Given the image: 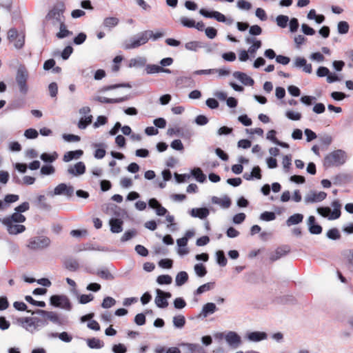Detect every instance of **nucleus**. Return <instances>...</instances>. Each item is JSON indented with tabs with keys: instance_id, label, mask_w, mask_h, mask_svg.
<instances>
[{
	"instance_id": "1",
	"label": "nucleus",
	"mask_w": 353,
	"mask_h": 353,
	"mask_svg": "<svg viewBox=\"0 0 353 353\" xmlns=\"http://www.w3.org/2000/svg\"><path fill=\"white\" fill-rule=\"evenodd\" d=\"M26 218L19 213H13L1 220L3 225L6 227L8 232L11 235H17L23 232L26 227L20 223L25 222Z\"/></svg>"
},
{
	"instance_id": "2",
	"label": "nucleus",
	"mask_w": 353,
	"mask_h": 353,
	"mask_svg": "<svg viewBox=\"0 0 353 353\" xmlns=\"http://www.w3.org/2000/svg\"><path fill=\"white\" fill-rule=\"evenodd\" d=\"M18 323L30 333H34L48 325V321L38 317H22L17 320Z\"/></svg>"
},
{
	"instance_id": "3",
	"label": "nucleus",
	"mask_w": 353,
	"mask_h": 353,
	"mask_svg": "<svg viewBox=\"0 0 353 353\" xmlns=\"http://www.w3.org/2000/svg\"><path fill=\"white\" fill-rule=\"evenodd\" d=\"M346 159V153L342 150H336L325 157L323 165L326 168L338 167L344 164Z\"/></svg>"
},
{
	"instance_id": "4",
	"label": "nucleus",
	"mask_w": 353,
	"mask_h": 353,
	"mask_svg": "<svg viewBox=\"0 0 353 353\" xmlns=\"http://www.w3.org/2000/svg\"><path fill=\"white\" fill-rule=\"evenodd\" d=\"M150 32L146 30L142 31L130 38L128 41L123 43V48L125 50H131L138 48L145 45L149 41L148 37Z\"/></svg>"
},
{
	"instance_id": "5",
	"label": "nucleus",
	"mask_w": 353,
	"mask_h": 353,
	"mask_svg": "<svg viewBox=\"0 0 353 353\" xmlns=\"http://www.w3.org/2000/svg\"><path fill=\"white\" fill-rule=\"evenodd\" d=\"M29 74L24 65H20L17 70L15 80L19 87V92L26 94L28 92V80Z\"/></svg>"
},
{
	"instance_id": "6",
	"label": "nucleus",
	"mask_w": 353,
	"mask_h": 353,
	"mask_svg": "<svg viewBox=\"0 0 353 353\" xmlns=\"http://www.w3.org/2000/svg\"><path fill=\"white\" fill-rule=\"evenodd\" d=\"M333 211H331L329 207H321L317 209V212L323 217H327L329 220L337 219L341 216V205L338 200H334L332 202Z\"/></svg>"
},
{
	"instance_id": "7",
	"label": "nucleus",
	"mask_w": 353,
	"mask_h": 353,
	"mask_svg": "<svg viewBox=\"0 0 353 353\" xmlns=\"http://www.w3.org/2000/svg\"><path fill=\"white\" fill-rule=\"evenodd\" d=\"M65 10L64 4L59 3L56 4L52 9L48 13L46 19L52 21L54 25L64 22L63 12Z\"/></svg>"
},
{
	"instance_id": "8",
	"label": "nucleus",
	"mask_w": 353,
	"mask_h": 353,
	"mask_svg": "<svg viewBox=\"0 0 353 353\" xmlns=\"http://www.w3.org/2000/svg\"><path fill=\"white\" fill-rule=\"evenodd\" d=\"M50 304L54 307L70 311L72 308L69 298L65 295H53L50 297Z\"/></svg>"
},
{
	"instance_id": "9",
	"label": "nucleus",
	"mask_w": 353,
	"mask_h": 353,
	"mask_svg": "<svg viewBox=\"0 0 353 353\" xmlns=\"http://www.w3.org/2000/svg\"><path fill=\"white\" fill-rule=\"evenodd\" d=\"M50 240L46 236H35L28 241V247L30 250H37L48 247Z\"/></svg>"
},
{
	"instance_id": "10",
	"label": "nucleus",
	"mask_w": 353,
	"mask_h": 353,
	"mask_svg": "<svg viewBox=\"0 0 353 353\" xmlns=\"http://www.w3.org/2000/svg\"><path fill=\"white\" fill-rule=\"evenodd\" d=\"M225 340L228 345L233 349L238 348L242 342L241 336L234 331H229L225 333Z\"/></svg>"
},
{
	"instance_id": "11",
	"label": "nucleus",
	"mask_w": 353,
	"mask_h": 353,
	"mask_svg": "<svg viewBox=\"0 0 353 353\" xmlns=\"http://www.w3.org/2000/svg\"><path fill=\"white\" fill-rule=\"evenodd\" d=\"M327 196L325 192L310 191L305 196V202L306 203H318L323 201Z\"/></svg>"
},
{
	"instance_id": "12",
	"label": "nucleus",
	"mask_w": 353,
	"mask_h": 353,
	"mask_svg": "<svg viewBox=\"0 0 353 353\" xmlns=\"http://www.w3.org/2000/svg\"><path fill=\"white\" fill-rule=\"evenodd\" d=\"M74 194V188L71 185H68L65 183H60L54 189L52 195H65L71 197Z\"/></svg>"
},
{
	"instance_id": "13",
	"label": "nucleus",
	"mask_w": 353,
	"mask_h": 353,
	"mask_svg": "<svg viewBox=\"0 0 353 353\" xmlns=\"http://www.w3.org/2000/svg\"><path fill=\"white\" fill-rule=\"evenodd\" d=\"M293 67L297 68H302L303 71L308 74H310L312 72V65L310 63H307V60L303 57H296L293 63Z\"/></svg>"
},
{
	"instance_id": "14",
	"label": "nucleus",
	"mask_w": 353,
	"mask_h": 353,
	"mask_svg": "<svg viewBox=\"0 0 353 353\" xmlns=\"http://www.w3.org/2000/svg\"><path fill=\"white\" fill-rule=\"evenodd\" d=\"M85 172V163L79 161L74 165H70L68 168V173L72 176H79L84 174Z\"/></svg>"
},
{
	"instance_id": "15",
	"label": "nucleus",
	"mask_w": 353,
	"mask_h": 353,
	"mask_svg": "<svg viewBox=\"0 0 353 353\" xmlns=\"http://www.w3.org/2000/svg\"><path fill=\"white\" fill-rule=\"evenodd\" d=\"M290 250V248L287 245L279 247L270 254V260L272 262L277 261L289 253Z\"/></svg>"
},
{
	"instance_id": "16",
	"label": "nucleus",
	"mask_w": 353,
	"mask_h": 353,
	"mask_svg": "<svg viewBox=\"0 0 353 353\" xmlns=\"http://www.w3.org/2000/svg\"><path fill=\"white\" fill-rule=\"evenodd\" d=\"M32 314H39L43 316V319L47 321L49 320L54 323H59L60 320L58 314L54 312H48L46 310H38L36 312H33Z\"/></svg>"
},
{
	"instance_id": "17",
	"label": "nucleus",
	"mask_w": 353,
	"mask_h": 353,
	"mask_svg": "<svg viewBox=\"0 0 353 353\" xmlns=\"http://www.w3.org/2000/svg\"><path fill=\"white\" fill-rule=\"evenodd\" d=\"M128 99V97L127 96L117 99H109L104 97L97 96L92 99L93 101H98L102 103H119L125 101Z\"/></svg>"
},
{
	"instance_id": "18",
	"label": "nucleus",
	"mask_w": 353,
	"mask_h": 353,
	"mask_svg": "<svg viewBox=\"0 0 353 353\" xmlns=\"http://www.w3.org/2000/svg\"><path fill=\"white\" fill-rule=\"evenodd\" d=\"M307 225L309 231L311 234H319L322 232V227L318 224H316V219L314 216H309Z\"/></svg>"
},
{
	"instance_id": "19",
	"label": "nucleus",
	"mask_w": 353,
	"mask_h": 353,
	"mask_svg": "<svg viewBox=\"0 0 353 353\" xmlns=\"http://www.w3.org/2000/svg\"><path fill=\"white\" fill-rule=\"evenodd\" d=\"M233 76L245 85L251 86L253 85L254 83V80L250 77L241 72H234Z\"/></svg>"
},
{
	"instance_id": "20",
	"label": "nucleus",
	"mask_w": 353,
	"mask_h": 353,
	"mask_svg": "<svg viewBox=\"0 0 353 353\" xmlns=\"http://www.w3.org/2000/svg\"><path fill=\"white\" fill-rule=\"evenodd\" d=\"M212 202L214 204L219 205L222 208L226 209L231 205V200L228 196L223 197L212 196Z\"/></svg>"
},
{
	"instance_id": "21",
	"label": "nucleus",
	"mask_w": 353,
	"mask_h": 353,
	"mask_svg": "<svg viewBox=\"0 0 353 353\" xmlns=\"http://www.w3.org/2000/svg\"><path fill=\"white\" fill-rule=\"evenodd\" d=\"M119 23V19L115 17H105L102 23V26L104 28L111 31L115 28Z\"/></svg>"
},
{
	"instance_id": "22",
	"label": "nucleus",
	"mask_w": 353,
	"mask_h": 353,
	"mask_svg": "<svg viewBox=\"0 0 353 353\" xmlns=\"http://www.w3.org/2000/svg\"><path fill=\"white\" fill-rule=\"evenodd\" d=\"M267 338L268 334L264 332H252L247 334V339L252 342H259L265 340Z\"/></svg>"
},
{
	"instance_id": "23",
	"label": "nucleus",
	"mask_w": 353,
	"mask_h": 353,
	"mask_svg": "<svg viewBox=\"0 0 353 353\" xmlns=\"http://www.w3.org/2000/svg\"><path fill=\"white\" fill-rule=\"evenodd\" d=\"M145 70L147 74H155L159 72L171 73L170 70L163 68V67L155 64L146 65Z\"/></svg>"
},
{
	"instance_id": "24",
	"label": "nucleus",
	"mask_w": 353,
	"mask_h": 353,
	"mask_svg": "<svg viewBox=\"0 0 353 353\" xmlns=\"http://www.w3.org/2000/svg\"><path fill=\"white\" fill-rule=\"evenodd\" d=\"M209 210L206 208H192L190 211V214L192 217H197L201 219L206 218L209 215Z\"/></svg>"
},
{
	"instance_id": "25",
	"label": "nucleus",
	"mask_w": 353,
	"mask_h": 353,
	"mask_svg": "<svg viewBox=\"0 0 353 353\" xmlns=\"http://www.w3.org/2000/svg\"><path fill=\"white\" fill-rule=\"evenodd\" d=\"M181 346L184 348V353H201L202 347L196 343H182Z\"/></svg>"
},
{
	"instance_id": "26",
	"label": "nucleus",
	"mask_w": 353,
	"mask_h": 353,
	"mask_svg": "<svg viewBox=\"0 0 353 353\" xmlns=\"http://www.w3.org/2000/svg\"><path fill=\"white\" fill-rule=\"evenodd\" d=\"M34 203L39 209L47 211L51 210V205L47 202V199L44 195H39Z\"/></svg>"
},
{
	"instance_id": "27",
	"label": "nucleus",
	"mask_w": 353,
	"mask_h": 353,
	"mask_svg": "<svg viewBox=\"0 0 353 353\" xmlns=\"http://www.w3.org/2000/svg\"><path fill=\"white\" fill-rule=\"evenodd\" d=\"M110 230L112 233H119L123 230V221L119 219L110 220Z\"/></svg>"
},
{
	"instance_id": "28",
	"label": "nucleus",
	"mask_w": 353,
	"mask_h": 353,
	"mask_svg": "<svg viewBox=\"0 0 353 353\" xmlns=\"http://www.w3.org/2000/svg\"><path fill=\"white\" fill-rule=\"evenodd\" d=\"M83 152L81 150L69 151L65 153L63 160L65 162H69L73 159H78L83 155Z\"/></svg>"
},
{
	"instance_id": "29",
	"label": "nucleus",
	"mask_w": 353,
	"mask_h": 353,
	"mask_svg": "<svg viewBox=\"0 0 353 353\" xmlns=\"http://www.w3.org/2000/svg\"><path fill=\"white\" fill-rule=\"evenodd\" d=\"M217 310L216 305L213 303H208L203 306L201 315L207 317L209 314L214 313Z\"/></svg>"
},
{
	"instance_id": "30",
	"label": "nucleus",
	"mask_w": 353,
	"mask_h": 353,
	"mask_svg": "<svg viewBox=\"0 0 353 353\" xmlns=\"http://www.w3.org/2000/svg\"><path fill=\"white\" fill-rule=\"evenodd\" d=\"M146 59L143 57H138L131 59L128 63L129 68H141L146 63Z\"/></svg>"
},
{
	"instance_id": "31",
	"label": "nucleus",
	"mask_w": 353,
	"mask_h": 353,
	"mask_svg": "<svg viewBox=\"0 0 353 353\" xmlns=\"http://www.w3.org/2000/svg\"><path fill=\"white\" fill-rule=\"evenodd\" d=\"M188 280V274L185 271L179 272L175 278L176 285L181 286L185 284Z\"/></svg>"
},
{
	"instance_id": "32",
	"label": "nucleus",
	"mask_w": 353,
	"mask_h": 353,
	"mask_svg": "<svg viewBox=\"0 0 353 353\" xmlns=\"http://www.w3.org/2000/svg\"><path fill=\"white\" fill-rule=\"evenodd\" d=\"M64 267L69 271L75 272L79 269V264L77 260L70 259L64 262Z\"/></svg>"
},
{
	"instance_id": "33",
	"label": "nucleus",
	"mask_w": 353,
	"mask_h": 353,
	"mask_svg": "<svg viewBox=\"0 0 353 353\" xmlns=\"http://www.w3.org/2000/svg\"><path fill=\"white\" fill-rule=\"evenodd\" d=\"M303 216L301 214H294L290 216L286 221L288 226L298 224L303 221Z\"/></svg>"
},
{
	"instance_id": "34",
	"label": "nucleus",
	"mask_w": 353,
	"mask_h": 353,
	"mask_svg": "<svg viewBox=\"0 0 353 353\" xmlns=\"http://www.w3.org/2000/svg\"><path fill=\"white\" fill-rule=\"evenodd\" d=\"M86 342L88 347L92 349H100L103 346V342L97 338L88 339Z\"/></svg>"
},
{
	"instance_id": "35",
	"label": "nucleus",
	"mask_w": 353,
	"mask_h": 353,
	"mask_svg": "<svg viewBox=\"0 0 353 353\" xmlns=\"http://www.w3.org/2000/svg\"><path fill=\"white\" fill-rule=\"evenodd\" d=\"M92 119L93 117L91 114H88L87 117H82L78 123V128L79 129L86 128L92 122Z\"/></svg>"
},
{
	"instance_id": "36",
	"label": "nucleus",
	"mask_w": 353,
	"mask_h": 353,
	"mask_svg": "<svg viewBox=\"0 0 353 353\" xmlns=\"http://www.w3.org/2000/svg\"><path fill=\"white\" fill-rule=\"evenodd\" d=\"M59 32L57 34L59 39H63L72 34V32L67 30L64 22L59 23Z\"/></svg>"
},
{
	"instance_id": "37",
	"label": "nucleus",
	"mask_w": 353,
	"mask_h": 353,
	"mask_svg": "<svg viewBox=\"0 0 353 353\" xmlns=\"http://www.w3.org/2000/svg\"><path fill=\"white\" fill-rule=\"evenodd\" d=\"M192 176L200 183H203L205 179L206 176L203 173L202 170L199 168H195L193 170H192Z\"/></svg>"
},
{
	"instance_id": "38",
	"label": "nucleus",
	"mask_w": 353,
	"mask_h": 353,
	"mask_svg": "<svg viewBox=\"0 0 353 353\" xmlns=\"http://www.w3.org/2000/svg\"><path fill=\"white\" fill-rule=\"evenodd\" d=\"M173 324L176 328H182L185 324V319L181 314L176 315L173 317Z\"/></svg>"
},
{
	"instance_id": "39",
	"label": "nucleus",
	"mask_w": 353,
	"mask_h": 353,
	"mask_svg": "<svg viewBox=\"0 0 353 353\" xmlns=\"http://www.w3.org/2000/svg\"><path fill=\"white\" fill-rule=\"evenodd\" d=\"M155 304L159 308H165L168 306V301L165 296L161 294H157L154 299Z\"/></svg>"
},
{
	"instance_id": "40",
	"label": "nucleus",
	"mask_w": 353,
	"mask_h": 353,
	"mask_svg": "<svg viewBox=\"0 0 353 353\" xmlns=\"http://www.w3.org/2000/svg\"><path fill=\"white\" fill-rule=\"evenodd\" d=\"M186 50L196 52L199 48H202V45L199 41H192L185 44Z\"/></svg>"
},
{
	"instance_id": "41",
	"label": "nucleus",
	"mask_w": 353,
	"mask_h": 353,
	"mask_svg": "<svg viewBox=\"0 0 353 353\" xmlns=\"http://www.w3.org/2000/svg\"><path fill=\"white\" fill-rule=\"evenodd\" d=\"M214 19L219 22L226 23L228 25H231L233 23L232 19H227L224 14L218 11L215 12Z\"/></svg>"
},
{
	"instance_id": "42",
	"label": "nucleus",
	"mask_w": 353,
	"mask_h": 353,
	"mask_svg": "<svg viewBox=\"0 0 353 353\" xmlns=\"http://www.w3.org/2000/svg\"><path fill=\"white\" fill-rule=\"evenodd\" d=\"M289 21V17L286 15H279L276 18V22L278 26L281 28H285Z\"/></svg>"
},
{
	"instance_id": "43",
	"label": "nucleus",
	"mask_w": 353,
	"mask_h": 353,
	"mask_svg": "<svg viewBox=\"0 0 353 353\" xmlns=\"http://www.w3.org/2000/svg\"><path fill=\"white\" fill-rule=\"evenodd\" d=\"M350 26L347 21H341L338 23L337 30L339 34H345L349 31Z\"/></svg>"
},
{
	"instance_id": "44",
	"label": "nucleus",
	"mask_w": 353,
	"mask_h": 353,
	"mask_svg": "<svg viewBox=\"0 0 353 353\" xmlns=\"http://www.w3.org/2000/svg\"><path fill=\"white\" fill-rule=\"evenodd\" d=\"M58 157V154L54 152L52 154L43 153L40 158L44 162L52 163Z\"/></svg>"
},
{
	"instance_id": "45",
	"label": "nucleus",
	"mask_w": 353,
	"mask_h": 353,
	"mask_svg": "<svg viewBox=\"0 0 353 353\" xmlns=\"http://www.w3.org/2000/svg\"><path fill=\"white\" fill-rule=\"evenodd\" d=\"M130 85L128 83H118L110 85L103 86L100 89V92H106L108 90L119 88H130Z\"/></svg>"
},
{
	"instance_id": "46",
	"label": "nucleus",
	"mask_w": 353,
	"mask_h": 353,
	"mask_svg": "<svg viewBox=\"0 0 353 353\" xmlns=\"http://www.w3.org/2000/svg\"><path fill=\"white\" fill-rule=\"evenodd\" d=\"M214 286L213 283H207L201 286H199L197 290L195 291L194 294L199 295L205 292L210 290Z\"/></svg>"
},
{
	"instance_id": "47",
	"label": "nucleus",
	"mask_w": 353,
	"mask_h": 353,
	"mask_svg": "<svg viewBox=\"0 0 353 353\" xmlns=\"http://www.w3.org/2000/svg\"><path fill=\"white\" fill-rule=\"evenodd\" d=\"M194 271L196 275L199 277H203L207 274L205 267L202 263H197L194 265Z\"/></svg>"
},
{
	"instance_id": "48",
	"label": "nucleus",
	"mask_w": 353,
	"mask_h": 353,
	"mask_svg": "<svg viewBox=\"0 0 353 353\" xmlns=\"http://www.w3.org/2000/svg\"><path fill=\"white\" fill-rule=\"evenodd\" d=\"M172 279L170 275L163 274L157 277V282L160 285H169L172 283Z\"/></svg>"
},
{
	"instance_id": "49",
	"label": "nucleus",
	"mask_w": 353,
	"mask_h": 353,
	"mask_svg": "<svg viewBox=\"0 0 353 353\" xmlns=\"http://www.w3.org/2000/svg\"><path fill=\"white\" fill-rule=\"evenodd\" d=\"M216 261L218 264L222 267H224L227 264V259L225 256L224 252L222 250H219L216 253Z\"/></svg>"
},
{
	"instance_id": "50",
	"label": "nucleus",
	"mask_w": 353,
	"mask_h": 353,
	"mask_svg": "<svg viewBox=\"0 0 353 353\" xmlns=\"http://www.w3.org/2000/svg\"><path fill=\"white\" fill-rule=\"evenodd\" d=\"M116 301L114 299L110 296H107L103 299L101 307L108 309L114 305Z\"/></svg>"
},
{
	"instance_id": "51",
	"label": "nucleus",
	"mask_w": 353,
	"mask_h": 353,
	"mask_svg": "<svg viewBox=\"0 0 353 353\" xmlns=\"http://www.w3.org/2000/svg\"><path fill=\"white\" fill-rule=\"evenodd\" d=\"M327 237L332 240H337L341 238V234L338 229L332 228L327 231Z\"/></svg>"
},
{
	"instance_id": "52",
	"label": "nucleus",
	"mask_w": 353,
	"mask_h": 353,
	"mask_svg": "<svg viewBox=\"0 0 353 353\" xmlns=\"http://www.w3.org/2000/svg\"><path fill=\"white\" fill-rule=\"evenodd\" d=\"M276 219V215L272 212L265 211L261 214L260 219L265 221H273Z\"/></svg>"
},
{
	"instance_id": "53",
	"label": "nucleus",
	"mask_w": 353,
	"mask_h": 353,
	"mask_svg": "<svg viewBox=\"0 0 353 353\" xmlns=\"http://www.w3.org/2000/svg\"><path fill=\"white\" fill-rule=\"evenodd\" d=\"M137 235V231L135 230H130L125 231L121 238L122 242H125L130 240L132 238Z\"/></svg>"
},
{
	"instance_id": "54",
	"label": "nucleus",
	"mask_w": 353,
	"mask_h": 353,
	"mask_svg": "<svg viewBox=\"0 0 353 353\" xmlns=\"http://www.w3.org/2000/svg\"><path fill=\"white\" fill-rule=\"evenodd\" d=\"M285 116L290 120L292 121H299L301 119V114L298 112H294L292 110L287 111L285 112Z\"/></svg>"
},
{
	"instance_id": "55",
	"label": "nucleus",
	"mask_w": 353,
	"mask_h": 353,
	"mask_svg": "<svg viewBox=\"0 0 353 353\" xmlns=\"http://www.w3.org/2000/svg\"><path fill=\"white\" fill-rule=\"evenodd\" d=\"M236 6L240 10H249L252 8V4L245 0H238Z\"/></svg>"
},
{
	"instance_id": "56",
	"label": "nucleus",
	"mask_w": 353,
	"mask_h": 353,
	"mask_svg": "<svg viewBox=\"0 0 353 353\" xmlns=\"http://www.w3.org/2000/svg\"><path fill=\"white\" fill-rule=\"evenodd\" d=\"M97 274L102 279L106 280H112L113 279V276L112 274L106 269L98 270Z\"/></svg>"
},
{
	"instance_id": "57",
	"label": "nucleus",
	"mask_w": 353,
	"mask_h": 353,
	"mask_svg": "<svg viewBox=\"0 0 353 353\" xmlns=\"http://www.w3.org/2000/svg\"><path fill=\"white\" fill-rule=\"evenodd\" d=\"M41 174L43 175L52 174L55 172L54 168L51 165H43L41 168Z\"/></svg>"
},
{
	"instance_id": "58",
	"label": "nucleus",
	"mask_w": 353,
	"mask_h": 353,
	"mask_svg": "<svg viewBox=\"0 0 353 353\" xmlns=\"http://www.w3.org/2000/svg\"><path fill=\"white\" fill-rule=\"evenodd\" d=\"M180 21L181 24L185 27L194 28L195 26V21L188 17H181Z\"/></svg>"
},
{
	"instance_id": "59",
	"label": "nucleus",
	"mask_w": 353,
	"mask_h": 353,
	"mask_svg": "<svg viewBox=\"0 0 353 353\" xmlns=\"http://www.w3.org/2000/svg\"><path fill=\"white\" fill-rule=\"evenodd\" d=\"M25 43V35L22 34L17 37L14 41V46L17 49H21Z\"/></svg>"
},
{
	"instance_id": "60",
	"label": "nucleus",
	"mask_w": 353,
	"mask_h": 353,
	"mask_svg": "<svg viewBox=\"0 0 353 353\" xmlns=\"http://www.w3.org/2000/svg\"><path fill=\"white\" fill-rule=\"evenodd\" d=\"M112 352L114 353H126L127 352V347L125 345L122 343H119L114 345L112 346Z\"/></svg>"
},
{
	"instance_id": "61",
	"label": "nucleus",
	"mask_w": 353,
	"mask_h": 353,
	"mask_svg": "<svg viewBox=\"0 0 353 353\" xmlns=\"http://www.w3.org/2000/svg\"><path fill=\"white\" fill-rule=\"evenodd\" d=\"M186 305V302L183 298L179 297L174 299V306L176 309L181 310Z\"/></svg>"
},
{
	"instance_id": "62",
	"label": "nucleus",
	"mask_w": 353,
	"mask_h": 353,
	"mask_svg": "<svg viewBox=\"0 0 353 353\" xmlns=\"http://www.w3.org/2000/svg\"><path fill=\"white\" fill-rule=\"evenodd\" d=\"M48 90L50 95L52 97H56L58 93V85L57 83L52 82L48 85Z\"/></svg>"
},
{
	"instance_id": "63",
	"label": "nucleus",
	"mask_w": 353,
	"mask_h": 353,
	"mask_svg": "<svg viewBox=\"0 0 353 353\" xmlns=\"http://www.w3.org/2000/svg\"><path fill=\"white\" fill-rule=\"evenodd\" d=\"M38 132L33 128L27 129L24 132V136L27 139H36L38 137Z\"/></svg>"
},
{
	"instance_id": "64",
	"label": "nucleus",
	"mask_w": 353,
	"mask_h": 353,
	"mask_svg": "<svg viewBox=\"0 0 353 353\" xmlns=\"http://www.w3.org/2000/svg\"><path fill=\"white\" fill-rule=\"evenodd\" d=\"M205 33L209 39H212L216 37L217 30L213 27H208L205 29Z\"/></svg>"
}]
</instances>
